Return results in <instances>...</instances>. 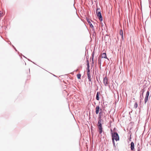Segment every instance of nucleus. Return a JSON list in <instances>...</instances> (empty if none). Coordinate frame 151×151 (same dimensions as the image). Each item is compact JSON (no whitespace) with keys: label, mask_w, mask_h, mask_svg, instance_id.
I'll list each match as a JSON object with an SVG mask.
<instances>
[{"label":"nucleus","mask_w":151,"mask_h":151,"mask_svg":"<svg viewBox=\"0 0 151 151\" xmlns=\"http://www.w3.org/2000/svg\"><path fill=\"white\" fill-rule=\"evenodd\" d=\"M112 142L113 144L115 145V142L114 140L117 141L119 140V137L118 134L116 132H114L113 133H112Z\"/></svg>","instance_id":"obj_1"},{"label":"nucleus","mask_w":151,"mask_h":151,"mask_svg":"<svg viewBox=\"0 0 151 151\" xmlns=\"http://www.w3.org/2000/svg\"><path fill=\"white\" fill-rule=\"evenodd\" d=\"M97 125L98 127L99 133V134H101L103 132V128L101 124V119H99Z\"/></svg>","instance_id":"obj_2"},{"label":"nucleus","mask_w":151,"mask_h":151,"mask_svg":"<svg viewBox=\"0 0 151 151\" xmlns=\"http://www.w3.org/2000/svg\"><path fill=\"white\" fill-rule=\"evenodd\" d=\"M96 15L97 17L99 18L100 21H102L103 20V18L102 17L101 14L100 12L96 11Z\"/></svg>","instance_id":"obj_3"},{"label":"nucleus","mask_w":151,"mask_h":151,"mask_svg":"<svg viewBox=\"0 0 151 151\" xmlns=\"http://www.w3.org/2000/svg\"><path fill=\"white\" fill-rule=\"evenodd\" d=\"M149 95V91H147L146 96L145 99V103L146 104V102H147L148 98V97Z\"/></svg>","instance_id":"obj_4"},{"label":"nucleus","mask_w":151,"mask_h":151,"mask_svg":"<svg viewBox=\"0 0 151 151\" xmlns=\"http://www.w3.org/2000/svg\"><path fill=\"white\" fill-rule=\"evenodd\" d=\"M103 82L105 86H107L108 84V79L106 77H105L104 78Z\"/></svg>","instance_id":"obj_5"},{"label":"nucleus","mask_w":151,"mask_h":151,"mask_svg":"<svg viewBox=\"0 0 151 151\" xmlns=\"http://www.w3.org/2000/svg\"><path fill=\"white\" fill-rule=\"evenodd\" d=\"M87 76H88V78L89 80V81L91 82V73H90V70H88L87 71Z\"/></svg>","instance_id":"obj_6"},{"label":"nucleus","mask_w":151,"mask_h":151,"mask_svg":"<svg viewBox=\"0 0 151 151\" xmlns=\"http://www.w3.org/2000/svg\"><path fill=\"white\" fill-rule=\"evenodd\" d=\"M134 144L133 142H132L131 143V149L132 150H133L134 149Z\"/></svg>","instance_id":"obj_7"},{"label":"nucleus","mask_w":151,"mask_h":151,"mask_svg":"<svg viewBox=\"0 0 151 151\" xmlns=\"http://www.w3.org/2000/svg\"><path fill=\"white\" fill-rule=\"evenodd\" d=\"M99 106H97L96 108V114H98L99 113Z\"/></svg>","instance_id":"obj_8"},{"label":"nucleus","mask_w":151,"mask_h":151,"mask_svg":"<svg viewBox=\"0 0 151 151\" xmlns=\"http://www.w3.org/2000/svg\"><path fill=\"white\" fill-rule=\"evenodd\" d=\"M101 57L102 58H105L107 59L106 54L105 53H103L101 54Z\"/></svg>","instance_id":"obj_9"},{"label":"nucleus","mask_w":151,"mask_h":151,"mask_svg":"<svg viewBox=\"0 0 151 151\" xmlns=\"http://www.w3.org/2000/svg\"><path fill=\"white\" fill-rule=\"evenodd\" d=\"M94 56V53H93L92 54V56H91L92 62L93 63H94V60H93Z\"/></svg>","instance_id":"obj_10"},{"label":"nucleus","mask_w":151,"mask_h":151,"mask_svg":"<svg viewBox=\"0 0 151 151\" xmlns=\"http://www.w3.org/2000/svg\"><path fill=\"white\" fill-rule=\"evenodd\" d=\"M87 22L90 25V27H93V26L91 24V22H90V21L89 20H87Z\"/></svg>","instance_id":"obj_11"},{"label":"nucleus","mask_w":151,"mask_h":151,"mask_svg":"<svg viewBox=\"0 0 151 151\" xmlns=\"http://www.w3.org/2000/svg\"><path fill=\"white\" fill-rule=\"evenodd\" d=\"M119 34L121 36V37L122 38H123V32L122 30H121L120 31Z\"/></svg>","instance_id":"obj_12"},{"label":"nucleus","mask_w":151,"mask_h":151,"mask_svg":"<svg viewBox=\"0 0 151 151\" xmlns=\"http://www.w3.org/2000/svg\"><path fill=\"white\" fill-rule=\"evenodd\" d=\"M87 68H88V70H90L89 69V62L88 60H87Z\"/></svg>","instance_id":"obj_13"},{"label":"nucleus","mask_w":151,"mask_h":151,"mask_svg":"<svg viewBox=\"0 0 151 151\" xmlns=\"http://www.w3.org/2000/svg\"><path fill=\"white\" fill-rule=\"evenodd\" d=\"M96 99L97 100H99V93L98 92H97L96 94Z\"/></svg>","instance_id":"obj_14"},{"label":"nucleus","mask_w":151,"mask_h":151,"mask_svg":"<svg viewBox=\"0 0 151 151\" xmlns=\"http://www.w3.org/2000/svg\"><path fill=\"white\" fill-rule=\"evenodd\" d=\"M77 78L78 79H80L81 77V74H78L77 75Z\"/></svg>","instance_id":"obj_15"},{"label":"nucleus","mask_w":151,"mask_h":151,"mask_svg":"<svg viewBox=\"0 0 151 151\" xmlns=\"http://www.w3.org/2000/svg\"><path fill=\"white\" fill-rule=\"evenodd\" d=\"M134 106L136 108L137 107L138 104L136 102L135 103V104H134Z\"/></svg>","instance_id":"obj_16"},{"label":"nucleus","mask_w":151,"mask_h":151,"mask_svg":"<svg viewBox=\"0 0 151 151\" xmlns=\"http://www.w3.org/2000/svg\"><path fill=\"white\" fill-rule=\"evenodd\" d=\"M3 15V13L1 11H0V17L2 16Z\"/></svg>","instance_id":"obj_17"},{"label":"nucleus","mask_w":151,"mask_h":151,"mask_svg":"<svg viewBox=\"0 0 151 151\" xmlns=\"http://www.w3.org/2000/svg\"><path fill=\"white\" fill-rule=\"evenodd\" d=\"M138 151H140L139 148L138 149Z\"/></svg>","instance_id":"obj_18"},{"label":"nucleus","mask_w":151,"mask_h":151,"mask_svg":"<svg viewBox=\"0 0 151 151\" xmlns=\"http://www.w3.org/2000/svg\"><path fill=\"white\" fill-rule=\"evenodd\" d=\"M111 132H112V129H111Z\"/></svg>","instance_id":"obj_19"},{"label":"nucleus","mask_w":151,"mask_h":151,"mask_svg":"<svg viewBox=\"0 0 151 151\" xmlns=\"http://www.w3.org/2000/svg\"><path fill=\"white\" fill-rule=\"evenodd\" d=\"M131 138L130 137V140H130V141H131Z\"/></svg>","instance_id":"obj_20"}]
</instances>
